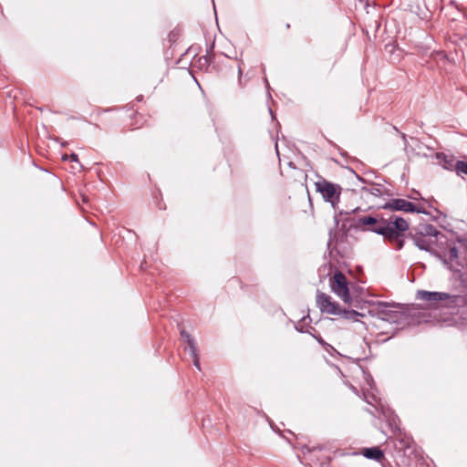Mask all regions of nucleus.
<instances>
[{"mask_svg": "<svg viewBox=\"0 0 467 467\" xmlns=\"http://www.w3.org/2000/svg\"><path fill=\"white\" fill-rule=\"evenodd\" d=\"M354 226L361 231H370L382 235L396 250H401L405 244V233L409 223L395 214L385 217L383 214L368 215L357 219Z\"/></svg>", "mask_w": 467, "mask_h": 467, "instance_id": "f257e3e1", "label": "nucleus"}, {"mask_svg": "<svg viewBox=\"0 0 467 467\" xmlns=\"http://www.w3.org/2000/svg\"><path fill=\"white\" fill-rule=\"evenodd\" d=\"M416 298L429 302L433 307H438L439 304L441 302H444L441 305L442 306L451 307L452 306L458 305L459 302L463 301L461 296H451L448 293L430 292L425 290H419Z\"/></svg>", "mask_w": 467, "mask_h": 467, "instance_id": "f03ea898", "label": "nucleus"}, {"mask_svg": "<svg viewBox=\"0 0 467 467\" xmlns=\"http://www.w3.org/2000/svg\"><path fill=\"white\" fill-rule=\"evenodd\" d=\"M316 190L319 192L323 199L331 204L334 210L337 209L342 188L335 183H332L324 178H320L315 182Z\"/></svg>", "mask_w": 467, "mask_h": 467, "instance_id": "7ed1b4c3", "label": "nucleus"}, {"mask_svg": "<svg viewBox=\"0 0 467 467\" xmlns=\"http://www.w3.org/2000/svg\"><path fill=\"white\" fill-rule=\"evenodd\" d=\"M386 210L401 211L405 213H417L428 214L426 208L421 204H415L405 199H392L383 206Z\"/></svg>", "mask_w": 467, "mask_h": 467, "instance_id": "20e7f679", "label": "nucleus"}, {"mask_svg": "<svg viewBox=\"0 0 467 467\" xmlns=\"http://www.w3.org/2000/svg\"><path fill=\"white\" fill-rule=\"evenodd\" d=\"M330 286L332 291L337 295L345 303H350L351 296L348 289V283L346 275L337 271L330 280Z\"/></svg>", "mask_w": 467, "mask_h": 467, "instance_id": "39448f33", "label": "nucleus"}, {"mask_svg": "<svg viewBox=\"0 0 467 467\" xmlns=\"http://www.w3.org/2000/svg\"><path fill=\"white\" fill-rule=\"evenodd\" d=\"M317 305L322 313L329 315L344 314L345 316L348 314L347 311L342 312L339 305L333 301L331 296L319 291L317 294Z\"/></svg>", "mask_w": 467, "mask_h": 467, "instance_id": "423d86ee", "label": "nucleus"}, {"mask_svg": "<svg viewBox=\"0 0 467 467\" xmlns=\"http://www.w3.org/2000/svg\"><path fill=\"white\" fill-rule=\"evenodd\" d=\"M378 315L382 321L389 323H400L403 318V314L400 311L389 309L388 303L379 304Z\"/></svg>", "mask_w": 467, "mask_h": 467, "instance_id": "0eeeda50", "label": "nucleus"}, {"mask_svg": "<svg viewBox=\"0 0 467 467\" xmlns=\"http://www.w3.org/2000/svg\"><path fill=\"white\" fill-rule=\"evenodd\" d=\"M181 336L186 341V343L188 345L185 348V350H189V352L192 358L193 365L196 367L197 369L201 370L200 358H199L198 349H197V345H196L195 340L185 330L181 331Z\"/></svg>", "mask_w": 467, "mask_h": 467, "instance_id": "6e6552de", "label": "nucleus"}, {"mask_svg": "<svg viewBox=\"0 0 467 467\" xmlns=\"http://www.w3.org/2000/svg\"><path fill=\"white\" fill-rule=\"evenodd\" d=\"M414 234L423 235L427 238H432L439 241V236L441 235V233L438 231L435 226L430 223H424L418 225L415 230Z\"/></svg>", "mask_w": 467, "mask_h": 467, "instance_id": "1a4fd4ad", "label": "nucleus"}, {"mask_svg": "<svg viewBox=\"0 0 467 467\" xmlns=\"http://www.w3.org/2000/svg\"><path fill=\"white\" fill-rule=\"evenodd\" d=\"M410 234L411 235L414 244L420 250L431 252L433 244H435L438 242V240L427 238L423 235L412 233H410Z\"/></svg>", "mask_w": 467, "mask_h": 467, "instance_id": "9d476101", "label": "nucleus"}, {"mask_svg": "<svg viewBox=\"0 0 467 467\" xmlns=\"http://www.w3.org/2000/svg\"><path fill=\"white\" fill-rule=\"evenodd\" d=\"M437 255L442 260L444 265H449L458 259L459 251L455 245H452L449 246L447 253H444L443 254H437Z\"/></svg>", "mask_w": 467, "mask_h": 467, "instance_id": "9b49d317", "label": "nucleus"}, {"mask_svg": "<svg viewBox=\"0 0 467 467\" xmlns=\"http://www.w3.org/2000/svg\"><path fill=\"white\" fill-rule=\"evenodd\" d=\"M362 454L371 460H375L377 462H381L384 460V452L379 447H370L363 450Z\"/></svg>", "mask_w": 467, "mask_h": 467, "instance_id": "f8f14e48", "label": "nucleus"}, {"mask_svg": "<svg viewBox=\"0 0 467 467\" xmlns=\"http://www.w3.org/2000/svg\"><path fill=\"white\" fill-rule=\"evenodd\" d=\"M440 161H441V166L444 169L456 172V166L458 165L459 160H453V159L449 158L448 156L442 155V160H440Z\"/></svg>", "mask_w": 467, "mask_h": 467, "instance_id": "ddd939ff", "label": "nucleus"}, {"mask_svg": "<svg viewBox=\"0 0 467 467\" xmlns=\"http://www.w3.org/2000/svg\"><path fill=\"white\" fill-rule=\"evenodd\" d=\"M456 174L460 177L467 176V159L458 161V165L456 166Z\"/></svg>", "mask_w": 467, "mask_h": 467, "instance_id": "4468645a", "label": "nucleus"}, {"mask_svg": "<svg viewBox=\"0 0 467 467\" xmlns=\"http://www.w3.org/2000/svg\"><path fill=\"white\" fill-rule=\"evenodd\" d=\"M210 63H211V59L209 57L207 56H202V57H200L196 62H195V66L197 67H199L200 69H207L210 66Z\"/></svg>", "mask_w": 467, "mask_h": 467, "instance_id": "2eb2a0df", "label": "nucleus"}, {"mask_svg": "<svg viewBox=\"0 0 467 467\" xmlns=\"http://www.w3.org/2000/svg\"><path fill=\"white\" fill-rule=\"evenodd\" d=\"M363 192H366L373 196H380L381 195V190L377 186H371L369 188L364 187Z\"/></svg>", "mask_w": 467, "mask_h": 467, "instance_id": "dca6fc26", "label": "nucleus"}, {"mask_svg": "<svg viewBox=\"0 0 467 467\" xmlns=\"http://www.w3.org/2000/svg\"><path fill=\"white\" fill-rule=\"evenodd\" d=\"M69 159L71 161H78V156L76 153H71L68 157H63V160Z\"/></svg>", "mask_w": 467, "mask_h": 467, "instance_id": "f3484780", "label": "nucleus"}, {"mask_svg": "<svg viewBox=\"0 0 467 467\" xmlns=\"http://www.w3.org/2000/svg\"><path fill=\"white\" fill-rule=\"evenodd\" d=\"M314 337L317 340V342L323 347H329V344L324 341V339L320 336H314Z\"/></svg>", "mask_w": 467, "mask_h": 467, "instance_id": "a211bd4d", "label": "nucleus"}, {"mask_svg": "<svg viewBox=\"0 0 467 467\" xmlns=\"http://www.w3.org/2000/svg\"><path fill=\"white\" fill-rule=\"evenodd\" d=\"M350 314L351 315H358V313L357 311H352Z\"/></svg>", "mask_w": 467, "mask_h": 467, "instance_id": "6ab92c4d", "label": "nucleus"}, {"mask_svg": "<svg viewBox=\"0 0 467 467\" xmlns=\"http://www.w3.org/2000/svg\"><path fill=\"white\" fill-rule=\"evenodd\" d=\"M401 137H402L403 140H406V135L404 133L401 135Z\"/></svg>", "mask_w": 467, "mask_h": 467, "instance_id": "aec40b11", "label": "nucleus"}]
</instances>
